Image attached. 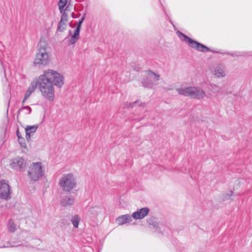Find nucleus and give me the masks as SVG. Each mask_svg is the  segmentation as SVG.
Returning <instances> with one entry per match:
<instances>
[{
	"mask_svg": "<svg viewBox=\"0 0 252 252\" xmlns=\"http://www.w3.org/2000/svg\"><path fill=\"white\" fill-rule=\"evenodd\" d=\"M18 142L21 146V147L23 149H26L27 148L26 144L25 143V140L24 138L21 137H19L18 138Z\"/></svg>",
	"mask_w": 252,
	"mask_h": 252,
	"instance_id": "b1692460",
	"label": "nucleus"
},
{
	"mask_svg": "<svg viewBox=\"0 0 252 252\" xmlns=\"http://www.w3.org/2000/svg\"><path fill=\"white\" fill-rule=\"evenodd\" d=\"M171 89H169V88H167V89H166V90H170Z\"/></svg>",
	"mask_w": 252,
	"mask_h": 252,
	"instance_id": "ea45409f",
	"label": "nucleus"
},
{
	"mask_svg": "<svg viewBox=\"0 0 252 252\" xmlns=\"http://www.w3.org/2000/svg\"><path fill=\"white\" fill-rule=\"evenodd\" d=\"M43 170L40 162L32 163L29 167L28 175L31 181L36 182L43 176Z\"/></svg>",
	"mask_w": 252,
	"mask_h": 252,
	"instance_id": "39448f33",
	"label": "nucleus"
},
{
	"mask_svg": "<svg viewBox=\"0 0 252 252\" xmlns=\"http://www.w3.org/2000/svg\"><path fill=\"white\" fill-rule=\"evenodd\" d=\"M20 244H15V243L13 242H11L10 243H8L6 245H4L2 247L3 248H7V247H17L18 246H20Z\"/></svg>",
	"mask_w": 252,
	"mask_h": 252,
	"instance_id": "bb28decb",
	"label": "nucleus"
},
{
	"mask_svg": "<svg viewBox=\"0 0 252 252\" xmlns=\"http://www.w3.org/2000/svg\"><path fill=\"white\" fill-rule=\"evenodd\" d=\"M214 87H217L216 85H214Z\"/></svg>",
	"mask_w": 252,
	"mask_h": 252,
	"instance_id": "a19ab883",
	"label": "nucleus"
},
{
	"mask_svg": "<svg viewBox=\"0 0 252 252\" xmlns=\"http://www.w3.org/2000/svg\"><path fill=\"white\" fill-rule=\"evenodd\" d=\"M132 216L129 214L119 216L116 219V222L119 225H122L130 222L132 220Z\"/></svg>",
	"mask_w": 252,
	"mask_h": 252,
	"instance_id": "9b49d317",
	"label": "nucleus"
},
{
	"mask_svg": "<svg viewBox=\"0 0 252 252\" xmlns=\"http://www.w3.org/2000/svg\"><path fill=\"white\" fill-rule=\"evenodd\" d=\"M71 221L73 226L75 228H77L80 221V218L78 215H76L72 218Z\"/></svg>",
	"mask_w": 252,
	"mask_h": 252,
	"instance_id": "4be33fe9",
	"label": "nucleus"
},
{
	"mask_svg": "<svg viewBox=\"0 0 252 252\" xmlns=\"http://www.w3.org/2000/svg\"><path fill=\"white\" fill-rule=\"evenodd\" d=\"M69 35L65 38L67 44L68 45H71L75 44L78 40L80 35V32H74L73 34H71V32H69Z\"/></svg>",
	"mask_w": 252,
	"mask_h": 252,
	"instance_id": "f8f14e48",
	"label": "nucleus"
},
{
	"mask_svg": "<svg viewBox=\"0 0 252 252\" xmlns=\"http://www.w3.org/2000/svg\"><path fill=\"white\" fill-rule=\"evenodd\" d=\"M132 67L136 71H139L141 69V67L139 65H132Z\"/></svg>",
	"mask_w": 252,
	"mask_h": 252,
	"instance_id": "c85d7f7f",
	"label": "nucleus"
},
{
	"mask_svg": "<svg viewBox=\"0 0 252 252\" xmlns=\"http://www.w3.org/2000/svg\"><path fill=\"white\" fill-rule=\"evenodd\" d=\"M30 96H28L27 94H25V96L22 100V103H24L26 101V100Z\"/></svg>",
	"mask_w": 252,
	"mask_h": 252,
	"instance_id": "473e14b6",
	"label": "nucleus"
},
{
	"mask_svg": "<svg viewBox=\"0 0 252 252\" xmlns=\"http://www.w3.org/2000/svg\"><path fill=\"white\" fill-rule=\"evenodd\" d=\"M142 86L145 88H152L156 84L152 79L146 77L141 81Z\"/></svg>",
	"mask_w": 252,
	"mask_h": 252,
	"instance_id": "6ab92c4d",
	"label": "nucleus"
},
{
	"mask_svg": "<svg viewBox=\"0 0 252 252\" xmlns=\"http://www.w3.org/2000/svg\"><path fill=\"white\" fill-rule=\"evenodd\" d=\"M48 45L44 38H41L37 45L38 53L34 59L35 65H45L49 63V55L47 51Z\"/></svg>",
	"mask_w": 252,
	"mask_h": 252,
	"instance_id": "f03ea898",
	"label": "nucleus"
},
{
	"mask_svg": "<svg viewBox=\"0 0 252 252\" xmlns=\"http://www.w3.org/2000/svg\"><path fill=\"white\" fill-rule=\"evenodd\" d=\"M177 33H178V36L179 37L182 36L184 38V39H182V40L184 41L186 43H187L189 45V47L195 49L196 50H197L199 52H212L214 53H219L220 54H226V55L229 54L227 52H221V51H216L212 50L210 49L207 46H206L205 45L191 39L189 37L185 34H183L182 32H177Z\"/></svg>",
	"mask_w": 252,
	"mask_h": 252,
	"instance_id": "7ed1b4c3",
	"label": "nucleus"
},
{
	"mask_svg": "<svg viewBox=\"0 0 252 252\" xmlns=\"http://www.w3.org/2000/svg\"><path fill=\"white\" fill-rule=\"evenodd\" d=\"M11 190L7 182L2 180L0 181V198L7 200L11 198Z\"/></svg>",
	"mask_w": 252,
	"mask_h": 252,
	"instance_id": "6e6552de",
	"label": "nucleus"
},
{
	"mask_svg": "<svg viewBox=\"0 0 252 252\" xmlns=\"http://www.w3.org/2000/svg\"><path fill=\"white\" fill-rule=\"evenodd\" d=\"M4 75L5 77H6L5 71V70H4Z\"/></svg>",
	"mask_w": 252,
	"mask_h": 252,
	"instance_id": "58836bf2",
	"label": "nucleus"
},
{
	"mask_svg": "<svg viewBox=\"0 0 252 252\" xmlns=\"http://www.w3.org/2000/svg\"><path fill=\"white\" fill-rule=\"evenodd\" d=\"M230 55L232 56H236V57L242 56V54L240 52H236V53H233V54H230Z\"/></svg>",
	"mask_w": 252,
	"mask_h": 252,
	"instance_id": "7c9ffc66",
	"label": "nucleus"
},
{
	"mask_svg": "<svg viewBox=\"0 0 252 252\" xmlns=\"http://www.w3.org/2000/svg\"><path fill=\"white\" fill-rule=\"evenodd\" d=\"M146 72L147 74L146 77L148 79H152L155 83L159 80L160 77L159 74H156L150 70L146 71Z\"/></svg>",
	"mask_w": 252,
	"mask_h": 252,
	"instance_id": "aec40b11",
	"label": "nucleus"
},
{
	"mask_svg": "<svg viewBox=\"0 0 252 252\" xmlns=\"http://www.w3.org/2000/svg\"><path fill=\"white\" fill-rule=\"evenodd\" d=\"M99 208L97 207H92L90 209L89 211L91 213H93L94 215H97L98 214L97 210Z\"/></svg>",
	"mask_w": 252,
	"mask_h": 252,
	"instance_id": "a878e982",
	"label": "nucleus"
},
{
	"mask_svg": "<svg viewBox=\"0 0 252 252\" xmlns=\"http://www.w3.org/2000/svg\"><path fill=\"white\" fill-rule=\"evenodd\" d=\"M192 89L190 97L201 99L206 96V93L202 89L197 87H192Z\"/></svg>",
	"mask_w": 252,
	"mask_h": 252,
	"instance_id": "1a4fd4ad",
	"label": "nucleus"
},
{
	"mask_svg": "<svg viewBox=\"0 0 252 252\" xmlns=\"http://www.w3.org/2000/svg\"><path fill=\"white\" fill-rule=\"evenodd\" d=\"M138 101H135L133 102L132 103H129V106L133 107L134 106V105H135L136 103H137Z\"/></svg>",
	"mask_w": 252,
	"mask_h": 252,
	"instance_id": "c9c22d12",
	"label": "nucleus"
},
{
	"mask_svg": "<svg viewBox=\"0 0 252 252\" xmlns=\"http://www.w3.org/2000/svg\"><path fill=\"white\" fill-rule=\"evenodd\" d=\"M225 66L223 64H219L217 65L214 70V74L217 77H223L225 76Z\"/></svg>",
	"mask_w": 252,
	"mask_h": 252,
	"instance_id": "ddd939ff",
	"label": "nucleus"
},
{
	"mask_svg": "<svg viewBox=\"0 0 252 252\" xmlns=\"http://www.w3.org/2000/svg\"><path fill=\"white\" fill-rule=\"evenodd\" d=\"M16 224L14 221L12 219H10L7 223L8 231L10 232L14 233L16 230Z\"/></svg>",
	"mask_w": 252,
	"mask_h": 252,
	"instance_id": "412c9836",
	"label": "nucleus"
},
{
	"mask_svg": "<svg viewBox=\"0 0 252 252\" xmlns=\"http://www.w3.org/2000/svg\"><path fill=\"white\" fill-rule=\"evenodd\" d=\"M85 16V14H84L83 16V17L81 18V19L79 20V21L78 22V25H80L81 26V25L82 23L83 20H84Z\"/></svg>",
	"mask_w": 252,
	"mask_h": 252,
	"instance_id": "2f4dec72",
	"label": "nucleus"
},
{
	"mask_svg": "<svg viewBox=\"0 0 252 252\" xmlns=\"http://www.w3.org/2000/svg\"><path fill=\"white\" fill-rule=\"evenodd\" d=\"M43 75L47 79L52 81L53 85L59 88H61L64 84V78L63 75L53 69H48L44 71Z\"/></svg>",
	"mask_w": 252,
	"mask_h": 252,
	"instance_id": "423d86ee",
	"label": "nucleus"
},
{
	"mask_svg": "<svg viewBox=\"0 0 252 252\" xmlns=\"http://www.w3.org/2000/svg\"><path fill=\"white\" fill-rule=\"evenodd\" d=\"M16 135H17V136L18 137V138H19V137H22L21 134H20V132H19L18 129H17V130L16 131Z\"/></svg>",
	"mask_w": 252,
	"mask_h": 252,
	"instance_id": "f704fd0d",
	"label": "nucleus"
},
{
	"mask_svg": "<svg viewBox=\"0 0 252 252\" xmlns=\"http://www.w3.org/2000/svg\"><path fill=\"white\" fill-rule=\"evenodd\" d=\"M25 111V113L26 114H30L32 112L31 108L29 106H26L21 108L18 111V114H19L20 112L22 111Z\"/></svg>",
	"mask_w": 252,
	"mask_h": 252,
	"instance_id": "5701e85b",
	"label": "nucleus"
},
{
	"mask_svg": "<svg viewBox=\"0 0 252 252\" xmlns=\"http://www.w3.org/2000/svg\"><path fill=\"white\" fill-rule=\"evenodd\" d=\"M38 126L37 125H34L33 126H27L25 128L26 131V136L27 140L30 139L31 134H33L37 130Z\"/></svg>",
	"mask_w": 252,
	"mask_h": 252,
	"instance_id": "4468645a",
	"label": "nucleus"
},
{
	"mask_svg": "<svg viewBox=\"0 0 252 252\" xmlns=\"http://www.w3.org/2000/svg\"><path fill=\"white\" fill-rule=\"evenodd\" d=\"M192 87H187L184 88H177L176 91L178 94L180 95H184L185 96H191V91H192Z\"/></svg>",
	"mask_w": 252,
	"mask_h": 252,
	"instance_id": "dca6fc26",
	"label": "nucleus"
},
{
	"mask_svg": "<svg viewBox=\"0 0 252 252\" xmlns=\"http://www.w3.org/2000/svg\"><path fill=\"white\" fill-rule=\"evenodd\" d=\"M80 28H81L80 25H78L77 28L74 31V32H80Z\"/></svg>",
	"mask_w": 252,
	"mask_h": 252,
	"instance_id": "72a5a7b5",
	"label": "nucleus"
},
{
	"mask_svg": "<svg viewBox=\"0 0 252 252\" xmlns=\"http://www.w3.org/2000/svg\"><path fill=\"white\" fill-rule=\"evenodd\" d=\"M27 165V162L22 157H17L10 160V166L14 170L24 172Z\"/></svg>",
	"mask_w": 252,
	"mask_h": 252,
	"instance_id": "0eeeda50",
	"label": "nucleus"
},
{
	"mask_svg": "<svg viewBox=\"0 0 252 252\" xmlns=\"http://www.w3.org/2000/svg\"><path fill=\"white\" fill-rule=\"evenodd\" d=\"M149 212V209L147 207H144L133 212L131 216L135 220L142 219L148 215Z\"/></svg>",
	"mask_w": 252,
	"mask_h": 252,
	"instance_id": "9d476101",
	"label": "nucleus"
},
{
	"mask_svg": "<svg viewBox=\"0 0 252 252\" xmlns=\"http://www.w3.org/2000/svg\"><path fill=\"white\" fill-rule=\"evenodd\" d=\"M74 199L70 196H65L61 201V205L63 207L72 205L74 204Z\"/></svg>",
	"mask_w": 252,
	"mask_h": 252,
	"instance_id": "2eb2a0df",
	"label": "nucleus"
},
{
	"mask_svg": "<svg viewBox=\"0 0 252 252\" xmlns=\"http://www.w3.org/2000/svg\"><path fill=\"white\" fill-rule=\"evenodd\" d=\"M37 87L39 89L38 79L37 81H33L31 82L25 94L30 96L35 91Z\"/></svg>",
	"mask_w": 252,
	"mask_h": 252,
	"instance_id": "f3484780",
	"label": "nucleus"
},
{
	"mask_svg": "<svg viewBox=\"0 0 252 252\" xmlns=\"http://www.w3.org/2000/svg\"><path fill=\"white\" fill-rule=\"evenodd\" d=\"M39 90L42 96L49 101H53L55 98V89L52 81L42 74L38 77Z\"/></svg>",
	"mask_w": 252,
	"mask_h": 252,
	"instance_id": "f257e3e1",
	"label": "nucleus"
},
{
	"mask_svg": "<svg viewBox=\"0 0 252 252\" xmlns=\"http://www.w3.org/2000/svg\"><path fill=\"white\" fill-rule=\"evenodd\" d=\"M62 16L61 20L58 24L57 31V32H62L63 30L61 29L62 27L65 24V22L67 20V14L65 13V12H63L62 13Z\"/></svg>",
	"mask_w": 252,
	"mask_h": 252,
	"instance_id": "a211bd4d",
	"label": "nucleus"
},
{
	"mask_svg": "<svg viewBox=\"0 0 252 252\" xmlns=\"http://www.w3.org/2000/svg\"><path fill=\"white\" fill-rule=\"evenodd\" d=\"M59 185L63 191H71L76 185L74 175L71 173L63 174L60 179Z\"/></svg>",
	"mask_w": 252,
	"mask_h": 252,
	"instance_id": "20e7f679",
	"label": "nucleus"
},
{
	"mask_svg": "<svg viewBox=\"0 0 252 252\" xmlns=\"http://www.w3.org/2000/svg\"><path fill=\"white\" fill-rule=\"evenodd\" d=\"M148 223L150 225H152L154 228H158V224L156 221H154V220L150 219L148 220Z\"/></svg>",
	"mask_w": 252,
	"mask_h": 252,
	"instance_id": "393cba45",
	"label": "nucleus"
},
{
	"mask_svg": "<svg viewBox=\"0 0 252 252\" xmlns=\"http://www.w3.org/2000/svg\"><path fill=\"white\" fill-rule=\"evenodd\" d=\"M67 0H60L58 5L65 6L67 3Z\"/></svg>",
	"mask_w": 252,
	"mask_h": 252,
	"instance_id": "cd10ccee",
	"label": "nucleus"
},
{
	"mask_svg": "<svg viewBox=\"0 0 252 252\" xmlns=\"http://www.w3.org/2000/svg\"><path fill=\"white\" fill-rule=\"evenodd\" d=\"M0 63L1 64V65H3L2 62V61L0 60Z\"/></svg>",
	"mask_w": 252,
	"mask_h": 252,
	"instance_id": "4c0bfd02",
	"label": "nucleus"
},
{
	"mask_svg": "<svg viewBox=\"0 0 252 252\" xmlns=\"http://www.w3.org/2000/svg\"><path fill=\"white\" fill-rule=\"evenodd\" d=\"M64 7L65 6L63 5H59V8L61 13H63V12H65V10L64 9Z\"/></svg>",
	"mask_w": 252,
	"mask_h": 252,
	"instance_id": "c756f323",
	"label": "nucleus"
},
{
	"mask_svg": "<svg viewBox=\"0 0 252 252\" xmlns=\"http://www.w3.org/2000/svg\"><path fill=\"white\" fill-rule=\"evenodd\" d=\"M173 26H174V30H175V31H176V30H177V31H176V32H179V31H178V30L176 29V27H175L174 25H173Z\"/></svg>",
	"mask_w": 252,
	"mask_h": 252,
	"instance_id": "e433bc0d",
	"label": "nucleus"
}]
</instances>
